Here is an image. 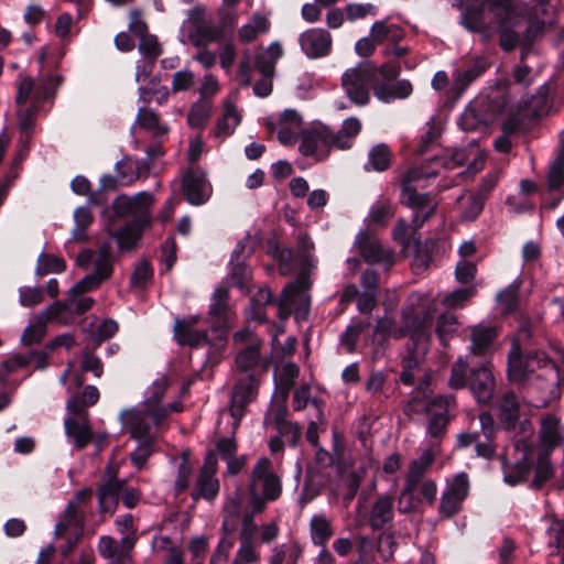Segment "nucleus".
<instances>
[{
  "label": "nucleus",
  "mask_w": 564,
  "mask_h": 564,
  "mask_svg": "<svg viewBox=\"0 0 564 564\" xmlns=\"http://www.w3.org/2000/svg\"><path fill=\"white\" fill-rule=\"evenodd\" d=\"M356 246L360 256L368 263H380L386 260V251L381 243L377 239H372L366 231L358 234Z\"/></svg>",
  "instance_id": "412c9836"
},
{
  "label": "nucleus",
  "mask_w": 564,
  "mask_h": 564,
  "mask_svg": "<svg viewBox=\"0 0 564 564\" xmlns=\"http://www.w3.org/2000/svg\"><path fill=\"white\" fill-rule=\"evenodd\" d=\"M153 268L149 260H142L130 276L131 288H143L153 278Z\"/></svg>",
  "instance_id": "49530a36"
},
{
  "label": "nucleus",
  "mask_w": 564,
  "mask_h": 564,
  "mask_svg": "<svg viewBox=\"0 0 564 564\" xmlns=\"http://www.w3.org/2000/svg\"><path fill=\"white\" fill-rule=\"evenodd\" d=\"M400 73L401 66L397 62L388 61L377 66L365 61L343 74L341 85L351 102L357 106H366L369 102L368 86L377 99L390 104L395 99H405L413 93L410 80H397Z\"/></svg>",
  "instance_id": "f257e3e1"
},
{
  "label": "nucleus",
  "mask_w": 564,
  "mask_h": 564,
  "mask_svg": "<svg viewBox=\"0 0 564 564\" xmlns=\"http://www.w3.org/2000/svg\"><path fill=\"white\" fill-rule=\"evenodd\" d=\"M151 215H142L141 217L132 218L124 226L115 231H110L109 235L115 238L121 251L130 252L138 247L142 239L143 231L151 227Z\"/></svg>",
  "instance_id": "1a4fd4ad"
},
{
  "label": "nucleus",
  "mask_w": 564,
  "mask_h": 564,
  "mask_svg": "<svg viewBox=\"0 0 564 564\" xmlns=\"http://www.w3.org/2000/svg\"><path fill=\"white\" fill-rule=\"evenodd\" d=\"M531 337L530 324H521L518 329V340L512 341L508 354V380L522 387L540 382L539 389L554 394L564 386V373L544 350L521 346L520 341L525 345Z\"/></svg>",
  "instance_id": "f03ea898"
},
{
  "label": "nucleus",
  "mask_w": 564,
  "mask_h": 564,
  "mask_svg": "<svg viewBox=\"0 0 564 564\" xmlns=\"http://www.w3.org/2000/svg\"><path fill=\"white\" fill-rule=\"evenodd\" d=\"M466 160H467L466 152L460 149H455L452 151L449 156H447V158L434 156L432 162L441 163L442 166L446 170H453L455 167L464 165Z\"/></svg>",
  "instance_id": "680f3d73"
},
{
  "label": "nucleus",
  "mask_w": 564,
  "mask_h": 564,
  "mask_svg": "<svg viewBox=\"0 0 564 564\" xmlns=\"http://www.w3.org/2000/svg\"><path fill=\"white\" fill-rule=\"evenodd\" d=\"M393 215L394 209L389 200H378L371 206L369 218L372 224L386 227Z\"/></svg>",
  "instance_id": "79ce46f5"
},
{
  "label": "nucleus",
  "mask_w": 564,
  "mask_h": 564,
  "mask_svg": "<svg viewBox=\"0 0 564 564\" xmlns=\"http://www.w3.org/2000/svg\"><path fill=\"white\" fill-rule=\"evenodd\" d=\"M44 300V290L40 286H24L19 289V302L24 307H32Z\"/></svg>",
  "instance_id": "864d4df0"
},
{
  "label": "nucleus",
  "mask_w": 564,
  "mask_h": 564,
  "mask_svg": "<svg viewBox=\"0 0 564 564\" xmlns=\"http://www.w3.org/2000/svg\"><path fill=\"white\" fill-rule=\"evenodd\" d=\"M469 373L467 375V362L459 358L451 369L448 384L452 389L458 390L468 387Z\"/></svg>",
  "instance_id": "a18cd8bd"
},
{
  "label": "nucleus",
  "mask_w": 564,
  "mask_h": 564,
  "mask_svg": "<svg viewBox=\"0 0 564 564\" xmlns=\"http://www.w3.org/2000/svg\"><path fill=\"white\" fill-rule=\"evenodd\" d=\"M306 274L301 273L294 282H289L282 290L279 299L273 303L278 307V317L286 321L292 314V302L295 296L310 288Z\"/></svg>",
  "instance_id": "2eb2a0df"
},
{
  "label": "nucleus",
  "mask_w": 564,
  "mask_h": 564,
  "mask_svg": "<svg viewBox=\"0 0 564 564\" xmlns=\"http://www.w3.org/2000/svg\"><path fill=\"white\" fill-rule=\"evenodd\" d=\"M118 323L113 319H105L97 328L96 335L93 338V346L97 348L102 341L110 339L118 332Z\"/></svg>",
  "instance_id": "13d9d810"
},
{
  "label": "nucleus",
  "mask_w": 564,
  "mask_h": 564,
  "mask_svg": "<svg viewBox=\"0 0 564 564\" xmlns=\"http://www.w3.org/2000/svg\"><path fill=\"white\" fill-rule=\"evenodd\" d=\"M95 305V300L90 296H70L68 292L65 300L55 301L46 307V313L51 314L56 321L68 323L75 316L87 313Z\"/></svg>",
  "instance_id": "6e6552de"
},
{
  "label": "nucleus",
  "mask_w": 564,
  "mask_h": 564,
  "mask_svg": "<svg viewBox=\"0 0 564 564\" xmlns=\"http://www.w3.org/2000/svg\"><path fill=\"white\" fill-rule=\"evenodd\" d=\"M558 420L554 415L545 416L541 422L540 441L550 453L562 444V436L557 432Z\"/></svg>",
  "instance_id": "cd10ccee"
},
{
  "label": "nucleus",
  "mask_w": 564,
  "mask_h": 564,
  "mask_svg": "<svg viewBox=\"0 0 564 564\" xmlns=\"http://www.w3.org/2000/svg\"><path fill=\"white\" fill-rule=\"evenodd\" d=\"M257 382L253 375H249L245 379H239L234 387L230 400V414L236 421V426L245 416L247 406L256 398Z\"/></svg>",
  "instance_id": "9d476101"
},
{
  "label": "nucleus",
  "mask_w": 564,
  "mask_h": 564,
  "mask_svg": "<svg viewBox=\"0 0 564 564\" xmlns=\"http://www.w3.org/2000/svg\"><path fill=\"white\" fill-rule=\"evenodd\" d=\"M345 12L349 21H356L365 18L367 14L376 15L378 10L371 3H349L346 6Z\"/></svg>",
  "instance_id": "052dcab7"
},
{
  "label": "nucleus",
  "mask_w": 564,
  "mask_h": 564,
  "mask_svg": "<svg viewBox=\"0 0 564 564\" xmlns=\"http://www.w3.org/2000/svg\"><path fill=\"white\" fill-rule=\"evenodd\" d=\"M360 130L361 123L355 117L345 119L340 130L336 133L325 124L314 127L302 132L299 151L304 156H315L317 160H323L333 147L339 150L350 149L352 139Z\"/></svg>",
  "instance_id": "7ed1b4c3"
},
{
  "label": "nucleus",
  "mask_w": 564,
  "mask_h": 564,
  "mask_svg": "<svg viewBox=\"0 0 564 564\" xmlns=\"http://www.w3.org/2000/svg\"><path fill=\"white\" fill-rule=\"evenodd\" d=\"M236 23L237 17L234 13L221 10L219 11V22L215 25L220 29L221 35L228 41L231 40Z\"/></svg>",
  "instance_id": "69168bd1"
},
{
  "label": "nucleus",
  "mask_w": 564,
  "mask_h": 564,
  "mask_svg": "<svg viewBox=\"0 0 564 564\" xmlns=\"http://www.w3.org/2000/svg\"><path fill=\"white\" fill-rule=\"evenodd\" d=\"M124 480L119 479L116 475L110 477L105 484L98 488V505L101 514L112 516L120 501Z\"/></svg>",
  "instance_id": "f3484780"
},
{
  "label": "nucleus",
  "mask_w": 564,
  "mask_h": 564,
  "mask_svg": "<svg viewBox=\"0 0 564 564\" xmlns=\"http://www.w3.org/2000/svg\"><path fill=\"white\" fill-rule=\"evenodd\" d=\"M364 328L365 324L360 322L355 326H348L340 335V343L347 347L348 352L356 350L358 337L364 332Z\"/></svg>",
  "instance_id": "0e129e2a"
},
{
  "label": "nucleus",
  "mask_w": 564,
  "mask_h": 564,
  "mask_svg": "<svg viewBox=\"0 0 564 564\" xmlns=\"http://www.w3.org/2000/svg\"><path fill=\"white\" fill-rule=\"evenodd\" d=\"M554 476V469L550 460V453L540 452L534 469V477L530 484L533 490H540Z\"/></svg>",
  "instance_id": "473e14b6"
},
{
  "label": "nucleus",
  "mask_w": 564,
  "mask_h": 564,
  "mask_svg": "<svg viewBox=\"0 0 564 564\" xmlns=\"http://www.w3.org/2000/svg\"><path fill=\"white\" fill-rule=\"evenodd\" d=\"M490 67V63L485 56H476L460 73H458L456 82L463 87H467L477 78L482 76Z\"/></svg>",
  "instance_id": "7c9ffc66"
},
{
  "label": "nucleus",
  "mask_w": 564,
  "mask_h": 564,
  "mask_svg": "<svg viewBox=\"0 0 564 564\" xmlns=\"http://www.w3.org/2000/svg\"><path fill=\"white\" fill-rule=\"evenodd\" d=\"M66 270V261L53 253L42 252L37 259L35 273L44 276L48 273H62Z\"/></svg>",
  "instance_id": "4c0bfd02"
},
{
  "label": "nucleus",
  "mask_w": 564,
  "mask_h": 564,
  "mask_svg": "<svg viewBox=\"0 0 564 564\" xmlns=\"http://www.w3.org/2000/svg\"><path fill=\"white\" fill-rule=\"evenodd\" d=\"M137 121L141 128L155 131V135H163L167 133V128L160 124L159 115L151 109L140 108Z\"/></svg>",
  "instance_id": "a19ab883"
},
{
  "label": "nucleus",
  "mask_w": 564,
  "mask_h": 564,
  "mask_svg": "<svg viewBox=\"0 0 564 564\" xmlns=\"http://www.w3.org/2000/svg\"><path fill=\"white\" fill-rule=\"evenodd\" d=\"M228 301L229 288L226 285H219L212 296V304L208 308V316L212 318L209 329L213 335V339L219 343L227 340L230 330V307Z\"/></svg>",
  "instance_id": "20e7f679"
},
{
  "label": "nucleus",
  "mask_w": 564,
  "mask_h": 564,
  "mask_svg": "<svg viewBox=\"0 0 564 564\" xmlns=\"http://www.w3.org/2000/svg\"><path fill=\"white\" fill-rule=\"evenodd\" d=\"M176 251L177 245L175 238H166L161 246V260L164 262L166 271H170L174 267L177 259Z\"/></svg>",
  "instance_id": "bf43d9fd"
},
{
  "label": "nucleus",
  "mask_w": 564,
  "mask_h": 564,
  "mask_svg": "<svg viewBox=\"0 0 564 564\" xmlns=\"http://www.w3.org/2000/svg\"><path fill=\"white\" fill-rule=\"evenodd\" d=\"M270 288L262 286L260 288L254 295L250 299V305L252 310V318L259 321L260 323L267 322V314L264 312V307L267 305H271L275 302Z\"/></svg>",
  "instance_id": "c9c22d12"
},
{
  "label": "nucleus",
  "mask_w": 564,
  "mask_h": 564,
  "mask_svg": "<svg viewBox=\"0 0 564 564\" xmlns=\"http://www.w3.org/2000/svg\"><path fill=\"white\" fill-rule=\"evenodd\" d=\"M156 438L139 441L137 448L130 454V462L138 470L145 467L148 459L155 452Z\"/></svg>",
  "instance_id": "ea45409f"
},
{
  "label": "nucleus",
  "mask_w": 564,
  "mask_h": 564,
  "mask_svg": "<svg viewBox=\"0 0 564 564\" xmlns=\"http://www.w3.org/2000/svg\"><path fill=\"white\" fill-rule=\"evenodd\" d=\"M393 519V503L389 497L379 498L371 510L370 527L377 531Z\"/></svg>",
  "instance_id": "c85d7f7f"
},
{
  "label": "nucleus",
  "mask_w": 564,
  "mask_h": 564,
  "mask_svg": "<svg viewBox=\"0 0 564 564\" xmlns=\"http://www.w3.org/2000/svg\"><path fill=\"white\" fill-rule=\"evenodd\" d=\"M468 388L478 403L490 404L496 390V380L490 362L469 370Z\"/></svg>",
  "instance_id": "0eeeda50"
},
{
  "label": "nucleus",
  "mask_w": 564,
  "mask_h": 564,
  "mask_svg": "<svg viewBox=\"0 0 564 564\" xmlns=\"http://www.w3.org/2000/svg\"><path fill=\"white\" fill-rule=\"evenodd\" d=\"M67 410L70 414L77 417L80 421L88 420V411L86 410L89 406L86 402H84L83 397L79 394H73L67 401Z\"/></svg>",
  "instance_id": "774afa93"
},
{
  "label": "nucleus",
  "mask_w": 564,
  "mask_h": 564,
  "mask_svg": "<svg viewBox=\"0 0 564 564\" xmlns=\"http://www.w3.org/2000/svg\"><path fill=\"white\" fill-rule=\"evenodd\" d=\"M446 398L447 397L443 394L431 397L429 393V384L426 383L424 388L421 384L413 391L412 397L410 398L405 405L404 412H412L416 414H430L436 408L444 409Z\"/></svg>",
  "instance_id": "dca6fc26"
},
{
  "label": "nucleus",
  "mask_w": 564,
  "mask_h": 564,
  "mask_svg": "<svg viewBox=\"0 0 564 564\" xmlns=\"http://www.w3.org/2000/svg\"><path fill=\"white\" fill-rule=\"evenodd\" d=\"M458 124L464 131H478L488 127L487 121L475 109L466 110L460 116Z\"/></svg>",
  "instance_id": "de8ad7c7"
},
{
  "label": "nucleus",
  "mask_w": 564,
  "mask_h": 564,
  "mask_svg": "<svg viewBox=\"0 0 564 564\" xmlns=\"http://www.w3.org/2000/svg\"><path fill=\"white\" fill-rule=\"evenodd\" d=\"M507 467V460H503V468ZM533 465L529 457H522L509 469L503 471V480L510 486H517L527 480Z\"/></svg>",
  "instance_id": "72a5a7b5"
},
{
  "label": "nucleus",
  "mask_w": 564,
  "mask_h": 564,
  "mask_svg": "<svg viewBox=\"0 0 564 564\" xmlns=\"http://www.w3.org/2000/svg\"><path fill=\"white\" fill-rule=\"evenodd\" d=\"M56 321L51 314L43 311L35 319V322L29 324L21 336V344L23 346H32L40 344L46 334L47 322Z\"/></svg>",
  "instance_id": "5701e85b"
},
{
  "label": "nucleus",
  "mask_w": 564,
  "mask_h": 564,
  "mask_svg": "<svg viewBox=\"0 0 564 564\" xmlns=\"http://www.w3.org/2000/svg\"><path fill=\"white\" fill-rule=\"evenodd\" d=\"M153 202L152 194L148 192H140L133 197L127 195H119L111 204L113 214L118 218L127 216L141 217L142 215H150L149 207Z\"/></svg>",
  "instance_id": "f8f14e48"
},
{
  "label": "nucleus",
  "mask_w": 564,
  "mask_h": 564,
  "mask_svg": "<svg viewBox=\"0 0 564 564\" xmlns=\"http://www.w3.org/2000/svg\"><path fill=\"white\" fill-rule=\"evenodd\" d=\"M219 492V481L215 476H209L206 473L203 475L198 474L195 487L191 492L193 500L197 501L200 498L213 501Z\"/></svg>",
  "instance_id": "c756f323"
},
{
  "label": "nucleus",
  "mask_w": 564,
  "mask_h": 564,
  "mask_svg": "<svg viewBox=\"0 0 564 564\" xmlns=\"http://www.w3.org/2000/svg\"><path fill=\"white\" fill-rule=\"evenodd\" d=\"M489 12L494 13V18L516 15L513 0H481Z\"/></svg>",
  "instance_id": "8fccbe9b"
},
{
  "label": "nucleus",
  "mask_w": 564,
  "mask_h": 564,
  "mask_svg": "<svg viewBox=\"0 0 564 564\" xmlns=\"http://www.w3.org/2000/svg\"><path fill=\"white\" fill-rule=\"evenodd\" d=\"M498 336L495 327L491 326H477L471 330V352L474 355H485L494 340Z\"/></svg>",
  "instance_id": "bb28decb"
},
{
  "label": "nucleus",
  "mask_w": 564,
  "mask_h": 564,
  "mask_svg": "<svg viewBox=\"0 0 564 564\" xmlns=\"http://www.w3.org/2000/svg\"><path fill=\"white\" fill-rule=\"evenodd\" d=\"M191 42L197 48H206L209 43L226 41L218 29L212 22L200 23L189 32Z\"/></svg>",
  "instance_id": "4be33fe9"
},
{
  "label": "nucleus",
  "mask_w": 564,
  "mask_h": 564,
  "mask_svg": "<svg viewBox=\"0 0 564 564\" xmlns=\"http://www.w3.org/2000/svg\"><path fill=\"white\" fill-rule=\"evenodd\" d=\"M445 492L464 501L467 498L468 492H469L468 475L466 473L457 474L454 477L453 482L445 490Z\"/></svg>",
  "instance_id": "6e6d98bb"
},
{
  "label": "nucleus",
  "mask_w": 564,
  "mask_h": 564,
  "mask_svg": "<svg viewBox=\"0 0 564 564\" xmlns=\"http://www.w3.org/2000/svg\"><path fill=\"white\" fill-rule=\"evenodd\" d=\"M436 175L437 172L423 173L422 171L415 169L408 170L401 180V203L413 209V212L431 207L430 193H417L412 183L424 176L431 177Z\"/></svg>",
  "instance_id": "39448f33"
},
{
  "label": "nucleus",
  "mask_w": 564,
  "mask_h": 564,
  "mask_svg": "<svg viewBox=\"0 0 564 564\" xmlns=\"http://www.w3.org/2000/svg\"><path fill=\"white\" fill-rule=\"evenodd\" d=\"M299 41L308 58L327 56L332 50V36L325 29H310L300 35Z\"/></svg>",
  "instance_id": "4468645a"
},
{
  "label": "nucleus",
  "mask_w": 564,
  "mask_h": 564,
  "mask_svg": "<svg viewBox=\"0 0 564 564\" xmlns=\"http://www.w3.org/2000/svg\"><path fill=\"white\" fill-rule=\"evenodd\" d=\"M230 265V279L232 280L234 286L239 290H243L248 280L251 278V268L247 264V261L229 262Z\"/></svg>",
  "instance_id": "c03bdc74"
},
{
  "label": "nucleus",
  "mask_w": 564,
  "mask_h": 564,
  "mask_svg": "<svg viewBox=\"0 0 564 564\" xmlns=\"http://www.w3.org/2000/svg\"><path fill=\"white\" fill-rule=\"evenodd\" d=\"M259 358V348L256 346H248L237 355L236 364L240 370L249 371L257 366Z\"/></svg>",
  "instance_id": "3c124183"
},
{
  "label": "nucleus",
  "mask_w": 564,
  "mask_h": 564,
  "mask_svg": "<svg viewBox=\"0 0 564 564\" xmlns=\"http://www.w3.org/2000/svg\"><path fill=\"white\" fill-rule=\"evenodd\" d=\"M541 88L536 96L532 97L531 108L534 117L546 116L552 107V101L549 99L546 91L542 93Z\"/></svg>",
  "instance_id": "338daca9"
},
{
  "label": "nucleus",
  "mask_w": 564,
  "mask_h": 564,
  "mask_svg": "<svg viewBox=\"0 0 564 564\" xmlns=\"http://www.w3.org/2000/svg\"><path fill=\"white\" fill-rule=\"evenodd\" d=\"M460 24L470 33L480 34L485 41L491 36V26L485 22L486 7L482 2L473 1L460 6Z\"/></svg>",
  "instance_id": "ddd939ff"
},
{
  "label": "nucleus",
  "mask_w": 564,
  "mask_h": 564,
  "mask_svg": "<svg viewBox=\"0 0 564 564\" xmlns=\"http://www.w3.org/2000/svg\"><path fill=\"white\" fill-rule=\"evenodd\" d=\"M462 505L463 500L444 491L441 497L438 512L443 518L451 519L460 511Z\"/></svg>",
  "instance_id": "603ef678"
},
{
  "label": "nucleus",
  "mask_w": 564,
  "mask_h": 564,
  "mask_svg": "<svg viewBox=\"0 0 564 564\" xmlns=\"http://www.w3.org/2000/svg\"><path fill=\"white\" fill-rule=\"evenodd\" d=\"M496 32L499 35V46L505 53L513 52L520 44L521 36L514 30L517 25V14L512 17H502L495 19Z\"/></svg>",
  "instance_id": "aec40b11"
},
{
  "label": "nucleus",
  "mask_w": 564,
  "mask_h": 564,
  "mask_svg": "<svg viewBox=\"0 0 564 564\" xmlns=\"http://www.w3.org/2000/svg\"><path fill=\"white\" fill-rule=\"evenodd\" d=\"M200 321L199 315H191L184 318H177L174 323V337L178 345L197 348L209 344L207 330L193 329Z\"/></svg>",
  "instance_id": "9b49d317"
},
{
  "label": "nucleus",
  "mask_w": 564,
  "mask_h": 564,
  "mask_svg": "<svg viewBox=\"0 0 564 564\" xmlns=\"http://www.w3.org/2000/svg\"><path fill=\"white\" fill-rule=\"evenodd\" d=\"M498 419L501 427L508 432L518 427L520 420V403L517 394L509 390L506 391L498 404Z\"/></svg>",
  "instance_id": "a211bd4d"
},
{
  "label": "nucleus",
  "mask_w": 564,
  "mask_h": 564,
  "mask_svg": "<svg viewBox=\"0 0 564 564\" xmlns=\"http://www.w3.org/2000/svg\"><path fill=\"white\" fill-rule=\"evenodd\" d=\"M457 330L456 317L453 314H442L436 322V335L441 344L445 345L448 336Z\"/></svg>",
  "instance_id": "09e8293b"
},
{
  "label": "nucleus",
  "mask_w": 564,
  "mask_h": 564,
  "mask_svg": "<svg viewBox=\"0 0 564 564\" xmlns=\"http://www.w3.org/2000/svg\"><path fill=\"white\" fill-rule=\"evenodd\" d=\"M485 203H486L485 199H482L481 197H479L475 194H471L468 203L464 207L463 218L468 221L476 220L479 217V215L482 213Z\"/></svg>",
  "instance_id": "e2e57ef3"
},
{
  "label": "nucleus",
  "mask_w": 564,
  "mask_h": 564,
  "mask_svg": "<svg viewBox=\"0 0 564 564\" xmlns=\"http://www.w3.org/2000/svg\"><path fill=\"white\" fill-rule=\"evenodd\" d=\"M182 189L186 202L193 206L206 204L212 194L207 175L200 169H189L184 173Z\"/></svg>",
  "instance_id": "423d86ee"
},
{
  "label": "nucleus",
  "mask_w": 564,
  "mask_h": 564,
  "mask_svg": "<svg viewBox=\"0 0 564 564\" xmlns=\"http://www.w3.org/2000/svg\"><path fill=\"white\" fill-rule=\"evenodd\" d=\"M139 52L147 61L156 62L162 55L163 48L159 43L156 35L149 34L140 40Z\"/></svg>",
  "instance_id": "37998d69"
},
{
  "label": "nucleus",
  "mask_w": 564,
  "mask_h": 564,
  "mask_svg": "<svg viewBox=\"0 0 564 564\" xmlns=\"http://www.w3.org/2000/svg\"><path fill=\"white\" fill-rule=\"evenodd\" d=\"M212 101L210 100H197L194 102L188 111L187 122L192 128L203 129L212 112Z\"/></svg>",
  "instance_id": "e433bc0d"
},
{
  "label": "nucleus",
  "mask_w": 564,
  "mask_h": 564,
  "mask_svg": "<svg viewBox=\"0 0 564 564\" xmlns=\"http://www.w3.org/2000/svg\"><path fill=\"white\" fill-rule=\"evenodd\" d=\"M404 326L414 339H422L429 335L432 318L426 312L412 310L403 315Z\"/></svg>",
  "instance_id": "393cba45"
},
{
  "label": "nucleus",
  "mask_w": 564,
  "mask_h": 564,
  "mask_svg": "<svg viewBox=\"0 0 564 564\" xmlns=\"http://www.w3.org/2000/svg\"><path fill=\"white\" fill-rule=\"evenodd\" d=\"M391 160L392 153L384 143L372 147L368 154V163L377 172L387 171L391 166Z\"/></svg>",
  "instance_id": "58836bf2"
},
{
  "label": "nucleus",
  "mask_w": 564,
  "mask_h": 564,
  "mask_svg": "<svg viewBox=\"0 0 564 564\" xmlns=\"http://www.w3.org/2000/svg\"><path fill=\"white\" fill-rule=\"evenodd\" d=\"M449 398L445 399V408H436L430 413V420L427 425V432L433 438L442 437L449 424L448 416Z\"/></svg>",
  "instance_id": "f704fd0d"
},
{
  "label": "nucleus",
  "mask_w": 564,
  "mask_h": 564,
  "mask_svg": "<svg viewBox=\"0 0 564 564\" xmlns=\"http://www.w3.org/2000/svg\"><path fill=\"white\" fill-rule=\"evenodd\" d=\"M121 417L132 440L149 441L150 438H156L151 431L152 424L145 413L135 410H126L121 412Z\"/></svg>",
  "instance_id": "6ab92c4d"
},
{
  "label": "nucleus",
  "mask_w": 564,
  "mask_h": 564,
  "mask_svg": "<svg viewBox=\"0 0 564 564\" xmlns=\"http://www.w3.org/2000/svg\"><path fill=\"white\" fill-rule=\"evenodd\" d=\"M310 534L314 545L324 547L334 535V529L324 514H314L310 521Z\"/></svg>",
  "instance_id": "a878e982"
},
{
  "label": "nucleus",
  "mask_w": 564,
  "mask_h": 564,
  "mask_svg": "<svg viewBox=\"0 0 564 564\" xmlns=\"http://www.w3.org/2000/svg\"><path fill=\"white\" fill-rule=\"evenodd\" d=\"M241 121L235 105L231 102L225 104L223 116L217 120L214 134L217 138L229 137L234 133L235 127Z\"/></svg>",
  "instance_id": "2f4dec72"
},
{
  "label": "nucleus",
  "mask_w": 564,
  "mask_h": 564,
  "mask_svg": "<svg viewBox=\"0 0 564 564\" xmlns=\"http://www.w3.org/2000/svg\"><path fill=\"white\" fill-rule=\"evenodd\" d=\"M259 482H262V495L267 500L275 501L280 498L282 494V482L276 474L270 475Z\"/></svg>",
  "instance_id": "5fc2aeb1"
},
{
  "label": "nucleus",
  "mask_w": 564,
  "mask_h": 564,
  "mask_svg": "<svg viewBox=\"0 0 564 564\" xmlns=\"http://www.w3.org/2000/svg\"><path fill=\"white\" fill-rule=\"evenodd\" d=\"M101 283L100 279L94 273L87 274L69 289L70 296H80L87 292L94 291L98 289Z\"/></svg>",
  "instance_id": "4d7b16f0"
},
{
  "label": "nucleus",
  "mask_w": 564,
  "mask_h": 564,
  "mask_svg": "<svg viewBox=\"0 0 564 564\" xmlns=\"http://www.w3.org/2000/svg\"><path fill=\"white\" fill-rule=\"evenodd\" d=\"M64 425L66 435L74 440V445L77 449H84L91 442L93 431L88 420L79 422L75 419L67 417Z\"/></svg>",
  "instance_id": "b1692460"
}]
</instances>
